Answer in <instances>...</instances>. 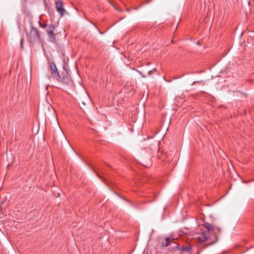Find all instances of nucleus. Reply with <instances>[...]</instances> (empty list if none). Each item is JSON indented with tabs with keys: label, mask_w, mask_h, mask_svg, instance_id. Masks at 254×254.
<instances>
[{
	"label": "nucleus",
	"mask_w": 254,
	"mask_h": 254,
	"mask_svg": "<svg viewBox=\"0 0 254 254\" xmlns=\"http://www.w3.org/2000/svg\"><path fill=\"white\" fill-rule=\"evenodd\" d=\"M161 246L163 247L171 246L170 249H176L178 248V244L173 241V239L171 238H166L161 242Z\"/></svg>",
	"instance_id": "4"
},
{
	"label": "nucleus",
	"mask_w": 254,
	"mask_h": 254,
	"mask_svg": "<svg viewBox=\"0 0 254 254\" xmlns=\"http://www.w3.org/2000/svg\"><path fill=\"white\" fill-rule=\"evenodd\" d=\"M140 75H141V76H142V77L145 78V77H146L145 75H144L143 74H142L141 72H140Z\"/></svg>",
	"instance_id": "16"
},
{
	"label": "nucleus",
	"mask_w": 254,
	"mask_h": 254,
	"mask_svg": "<svg viewBox=\"0 0 254 254\" xmlns=\"http://www.w3.org/2000/svg\"><path fill=\"white\" fill-rule=\"evenodd\" d=\"M50 67L52 77L56 79L57 81H60V75L55 64L54 62H51L50 64Z\"/></svg>",
	"instance_id": "5"
},
{
	"label": "nucleus",
	"mask_w": 254,
	"mask_h": 254,
	"mask_svg": "<svg viewBox=\"0 0 254 254\" xmlns=\"http://www.w3.org/2000/svg\"><path fill=\"white\" fill-rule=\"evenodd\" d=\"M26 0H24V1H25Z\"/></svg>",
	"instance_id": "21"
},
{
	"label": "nucleus",
	"mask_w": 254,
	"mask_h": 254,
	"mask_svg": "<svg viewBox=\"0 0 254 254\" xmlns=\"http://www.w3.org/2000/svg\"><path fill=\"white\" fill-rule=\"evenodd\" d=\"M177 249H179L183 252H190L191 251L192 247L190 244H189L186 246H182L180 248L178 247Z\"/></svg>",
	"instance_id": "8"
},
{
	"label": "nucleus",
	"mask_w": 254,
	"mask_h": 254,
	"mask_svg": "<svg viewBox=\"0 0 254 254\" xmlns=\"http://www.w3.org/2000/svg\"><path fill=\"white\" fill-rule=\"evenodd\" d=\"M197 44L198 45H199V42H198L197 43Z\"/></svg>",
	"instance_id": "20"
},
{
	"label": "nucleus",
	"mask_w": 254,
	"mask_h": 254,
	"mask_svg": "<svg viewBox=\"0 0 254 254\" xmlns=\"http://www.w3.org/2000/svg\"><path fill=\"white\" fill-rule=\"evenodd\" d=\"M56 29V27L53 24H50L48 26L46 29L47 33L54 31Z\"/></svg>",
	"instance_id": "10"
},
{
	"label": "nucleus",
	"mask_w": 254,
	"mask_h": 254,
	"mask_svg": "<svg viewBox=\"0 0 254 254\" xmlns=\"http://www.w3.org/2000/svg\"><path fill=\"white\" fill-rule=\"evenodd\" d=\"M24 41V40L23 38H22L20 40V48H21V50H23V49H24V46H23Z\"/></svg>",
	"instance_id": "12"
},
{
	"label": "nucleus",
	"mask_w": 254,
	"mask_h": 254,
	"mask_svg": "<svg viewBox=\"0 0 254 254\" xmlns=\"http://www.w3.org/2000/svg\"><path fill=\"white\" fill-rule=\"evenodd\" d=\"M60 81L68 88H71L73 86V82L67 71L63 74L62 78H60Z\"/></svg>",
	"instance_id": "2"
},
{
	"label": "nucleus",
	"mask_w": 254,
	"mask_h": 254,
	"mask_svg": "<svg viewBox=\"0 0 254 254\" xmlns=\"http://www.w3.org/2000/svg\"><path fill=\"white\" fill-rule=\"evenodd\" d=\"M202 226L207 230V231L206 232H208V234H209L210 232L213 229V226H212L211 224L208 222H204L202 224Z\"/></svg>",
	"instance_id": "9"
},
{
	"label": "nucleus",
	"mask_w": 254,
	"mask_h": 254,
	"mask_svg": "<svg viewBox=\"0 0 254 254\" xmlns=\"http://www.w3.org/2000/svg\"><path fill=\"white\" fill-rule=\"evenodd\" d=\"M215 240L214 242L209 243V245H211L214 244V243H215L218 241V237H217V236L216 235H215Z\"/></svg>",
	"instance_id": "14"
},
{
	"label": "nucleus",
	"mask_w": 254,
	"mask_h": 254,
	"mask_svg": "<svg viewBox=\"0 0 254 254\" xmlns=\"http://www.w3.org/2000/svg\"><path fill=\"white\" fill-rule=\"evenodd\" d=\"M157 71V69L156 68H154L153 69L149 70L148 72V74L149 75H151L152 73Z\"/></svg>",
	"instance_id": "13"
},
{
	"label": "nucleus",
	"mask_w": 254,
	"mask_h": 254,
	"mask_svg": "<svg viewBox=\"0 0 254 254\" xmlns=\"http://www.w3.org/2000/svg\"><path fill=\"white\" fill-rule=\"evenodd\" d=\"M196 82H197V81H194V82H193V84H194V83H196Z\"/></svg>",
	"instance_id": "19"
},
{
	"label": "nucleus",
	"mask_w": 254,
	"mask_h": 254,
	"mask_svg": "<svg viewBox=\"0 0 254 254\" xmlns=\"http://www.w3.org/2000/svg\"><path fill=\"white\" fill-rule=\"evenodd\" d=\"M39 24L40 27L43 29L47 28L48 26L49 25L46 23H42L41 21H39Z\"/></svg>",
	"instance_id": "11"
},
{
	"label": "nucleus",
	"mask_w": 254,
	"mask_h": 254,
	"mask_svg": "<svg viewBox=\"0 0 254 254\" xmlns=\"http://www.w3.org/2000/svg\"><path fill=\"white\" fill-rule=\"evenodd\" d=\"M208 232H203L197 239L199 242L203 243L208 239Z\"/></svg>",
	"instance_id": "6"
},
{
	"label": "nucleus",
	"mask_w": 254,
	"mask_h": 254,
	"mask_svg": "<svg viewBox=\"0 0 254 254\" xmlns=\"http://www.w3.org/2000/svg\"><path fill=\"white\" fill-rule=\"evenodd\" d=\"M154 200H155V198L154 199L149 200L148 202H151L153 201Z\"/></svg>",
	"instance_id": "18"
},
{
	"label": "nucleus",
	"mask_w": 254,
	"mask_h": 254,
	"mask_svg": "<svg viewBox=\"0 0 254 254\" xmlns=\"http://www.w3.org/2000/svg\"><path fill=\"white\" fill-rule=\"evenodd\" d=\"M47 34L48 35L49 41L53 43H55L56 42V34L54 33V31L48 32L47 33Z\"/></svg>",
	"instance_id": "7"
},
{
	"label": "nucleus",
	"mask_w": 254,
	"mask_h": 254,
	"mask_svg": "<svg viewBox=\"0 0 254 254\" xmlns=\"http://www.w3.org/2000/svg\"><path fill=\"white\" fill-rule=\"evenodd\" d=\"M216 229L218 230V231L219 232H221V229L220 227H216Z\"/></svg>",
	"instance_id": "17"
},
{
	"label": "nucleus",
	"mask_w": 254,
	"mask_h": 254,
	"mask_svg": "<svg viewBox=\"0 0 254 254\" xmlns=\"http://www.w3.org/2000/svg\"><path fill=\"white\" fill-rule=\"evenodd\" d=\"M26 37L30 45L40 42L42 40L40 32L32 24L30 26V31L26 32Z\"/></svg>",
	"instance_id": "1"
},
{
	"label": "nucleus",
	"mask_w": 254,
	"mask_h": 254,
	"mask_svg": "<svg viewBox=\"0 0 254 254\" xmlns=\"http://www.w3.org/2000/svg\"><path fill=\"white\" fill-rule=\"evenodd\" d=\"M55 8L61 17L63 16L66 10L64 8V2L63 0H55Z\"/></svg>",
	"instance_id": "3"
},
{
	"label": "nucleus",
	"mask_w": 254,
	"mask_h": 254,
	"mask_svg": "<svg viewBox=\"0 0 254 254\" xmlns=\"http://www.w3.org/2000/svg\"><path fill=\"white\" fill-rule=\"evenodd\" d=\"M95 171L96 172V173H97V174L98 175V177H99V178H101V176H100L99 174H98V172H99L100 171H99V170H98V171H97V170H95Z\"/></svg>",
	"instance_id": "15"
}]
</instances>
